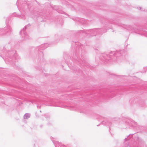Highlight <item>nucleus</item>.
<instances>
[{
    "label": "nucleus",
    "instance_id": "f257e3e1",
    "mask_svg": "<svg viewBox=\"0 0 147 147\" xmlns=\"http://www.w3.org/2000/svg\"><path fill=\"white\" fill-rule=\"evenodd\" d=\"M125 28H126L128 30H134L136 31H137V30L138 31V32L139 33V34H141V32H144L145 31L143 29H139L137 28H136L133 27L132 26L130 25H126L125 26Z\"/></svg>",
    "mask_w": 147,
    "mask_h": 147
},
{
    "label": "nucleus",
    "instance_id": "f03ea898",
    "mask_svg": "<svg viewBox=\"0 0 147 147\" xmlns=\"http://www.w3.org/2000/svg\"><path fill=\"white\" fill-rule=\"evenodd\" d=\"M29 25H27L25 26L23 29L20 32V34L23 37H25L26 38H28V36L26 34L25 30L26 29L27 27H29Z\"/></svg>",
    "mask_w": 147,
    "mask_h": 147
},
{
    "label": "nucleus",
    "instance_id": "7ed1b4c3",
    "mask_svg": "<svg viewBox=\"0 0 147 147\" xmlns=\"http://www.w3.org/2000/svg\"><path fill=\"white\" fill-rule=\"evenodd\" d=\"M86 34H88L89 32H90L92 33H93V35L95 36L96 33H99V32L98 31H97L96 29H94L88 30L86 31Z\"/></svg>",
    "mask_w": 147,
    "mask_h": 147
},
{
    "label": "nucleus",
    "instance_id": "20e7f679",
    "mask_svg": "<svg viewBox=\"0 0 147 147\" xmlns=\"http://www.w3.org/2000/svg\"><path fill=\"white\" fill-rule=\"evenodd\" d=\"M102 56L103 57L104 59L107 60H109L110 58V55H107L106 54H102Z\"/></svg>",
    "mask_w": 147,
    "mask_h": 147
},
{
    "label": "nucleus",
    "instance_id": "39448f33",
    "mask_svg": "<svg viewBox=\"0 0 147 147\" xmlns=\"http://www.w3.org/2000/svg\"><path fill=\"white\" fill-rule=\"evenodd\" d=\"M124 52L123 50H121L118 52L116 53L115 54V56L118 57L119 55H122L123 53ZM121 55H120V56Z\"/></svg>",
    "mask_w": 147,
    "mask_h": 147
},
{
    "label": "nucleus",
    "instance_id": "423d86ee",
    "mask_svg": "<svg viewBox=\"0 0 147 147\" xmlns=\"http://www.w3.org/2000/svg\"><path fill=\"white\" fill-rule=\"evenodd\" d=\"M30 115L29 113H26L24 116V119H27L30 117Z\"/></svg>",
    "mask_w": 147,
    "mask_h": 147
},
{
    "label": "nucleus",
    "instance_id": "0eeeda50",
    "mask_svg": "<svg viewBox=\"0 0 147 147\" xmlns=\"http://www.w3.org/2000/svg\"><path fill=\"white\" fill-rule=\"evenodd\" d=\"M132 125L134 127H138L139 125H138L136 123H133Z\"/></svg>",
    "mask_w": 147,
    "mask_h": 147
},
{
    "label": "nucleus",
    "instance_id": "6e6552de",
    "mask_svg": "<svg viewBox=\"0 0 147 147\" xmlns=\"http://www.w3.org/2000/svg\"><path fill=\"white\" fill-rule=\"evenodd\" d=\"M78 62H79L80 64H81L82 65L83 64V63H84V64L85 63L84 61H83L82 60L80 59L78 61Z\"/></svg>",
    "mask_w": 147,
    "mask_h": 147
},
{
    "label": "nucleus",
    "instance_id": "1a4fd4ad",
    "mask_svg": "<svg viewBox=\"0 0 147 147\" xmlns=\"http://www.w3.org/2000/svg\"><path fill=\"white\" fill-rule=\"evenodd\" d=\"M133 134H132V135H130V134L128 136V138H125V140L126 141H127V140H128L129 139V138H131V137L132 135H133Z\"/></svg>",
    "mask_w": 147,
    "mask_h": 147
},
{
    "label": "nucleus",
    "instance_id": "9d476101",
    "mask_svg": "<svg viewBox=\"0 0 147 147\" xmlns=\"http://www.w3.org/2000/svg\"><path fill=\"white\" fill-rule=\"evenodd\" d=\"M110 122H107V123H106V124L108 125L109 123Z\"/></svg>",
    "mask_w": 147,
    "mask_h": 147
},
{
    "label": "nucleus",
    "instance_id": "9b49d317",
    "mask_svg": "<svg viewBox=\"0 0 147 147\" xmlns=\"http://www.w3.org/2000/svg\"><path fill=\"white\" fill-rule=\"evenodd\" d=\"M102 124H105V123H104V122H102Z\"/></svg>",
    "mask_w": 147,
    "mask_h": 147
},
{
    "label": "nucleus",
    "instance_id": "f8f14e48",
    "mask_svg": "<svg viewBox=\"0 0 147 147\" xmlns=\"http://www.w3.org/2000/svg\"><path fill=\"white\" fill-rule=\"evenodd\" d=\"M127 147H130L128 145Z\"/></svg>",
    "mask_w": 147,
    "mask_h": 147
},
{
    "label": "nucleus",
    "instance_id": "ddd939ff",
    "mask_svg": "<svg viewBox=\"0 0 147 147\" xmlns=\"http://www.w3.org/2000/svg\"><path fill=\"white\" fill-rule=\"evenodd\" d=\"M117 59H118L119 58H118V57H117Z\"/></svg>",
    "mask_w": 147,
    "mask_h": 147
},
{
    "label": "nucleus",
    "instance_id": "4468645a",
    "mask_svg": "<svg viewBox=\"0 0 147 147\" xmlns=\"http://www.w3.org/2000/svg\"><path fill=\"white\" fill-rule=\"evenodd\" d=\"M140 9H141L142 8L140 7Z\"/></svg>",
    "mask_w": 147,
    "mask_h": 147
},
{
    "label": "nucleus",
    "instance_id": "2eb2a0df",
    "mask_svg": "<svg viewBox=\"0 0 147 147\" xmlns=\"http://www.w3.org/2000/svg\"><path fill=\"white\" fill-rule=\"evenodd\" d=\"M18 1H17V2H18Z\"/></svg>",
    "mask_w": 147,
    "mask_h": 147
}]
</instances>
